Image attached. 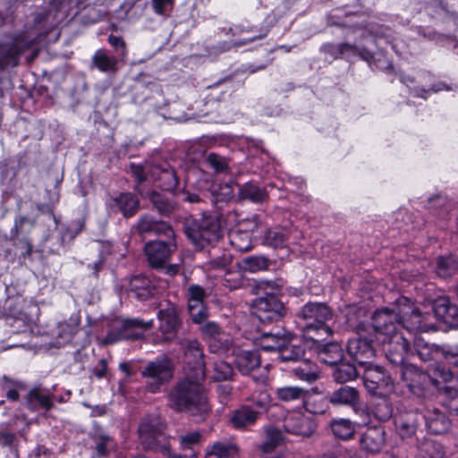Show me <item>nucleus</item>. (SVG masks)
<instances>
[{"label": "nucleus", "instance_id": "f704fd0d", "mask_svg": "<svg viewBox=\"0 0 458 458\" xmlns=\"http://www.w3.org/2000/svg\"><path fill=\"white\" fill-rule=\"evenodd\" d=\"M357 377L358 372L355 366L348 362H338L333 372L334 379L339 384H344L348 381L354 380Z\"/></svg>", "mask_w": 458, "mask_h": 458}, {"label": "nucleus", "instance_id": "79ce46f5", "mask_svg": "<svg viewBox=\"0 0 458 458\" xmlns=\"http://www.w3.org/2000/svg\"><path fill=\"white\" fill-rule=\"evenodd\" d=\"M233 370L228 362L218 360L214 364L213 378L216 381H225L232 378Z\"/></svg>", "mask_w": 458, "mask_h": 458}, {"label": "nucleus", "instance_id": "37998d69", "mask_svg": "<svg viewBox=\"0 0 458 458\" xmlns=\"http://www.w3.org/2000/svg\"><path fill=\"white\" fill-rule=\"evenodd\" d=\"M287 237L285 233L276 230H267L264 236V243L273 248H284Z\"/></svg>", "mask_w": 458, "mask_h": 458}, {"label": "nucleus", "instance_id": "c756f323", "mask_svg": "<svg viewBox=\"0 0 458 458\" xmlns=\"http://www.w3.org/2000/svg\"><path fill=\"white\" fill-rule=\"evenodd\" d=\"M293 373L300 380L312 383L318 379L319 371L315 363L310 360H304L293 368Z\"/></svg>", "mask_w": 458, "mask_h": 458}, {"label": "nucleus", "instance_id": "ddd939ff", "mask_svg": "<svg viewBox=\"0 0 458 458\" xmlns=\"http://www.w3.org/2000/svg\"><path fill=\"white\" fill-rule=\"evenodd\" d=\"M422 415L417 411H400L394 417V426L402 439L411 438L415 436Z\"/></svg>", "mask_w": 458, "mask_h": 458}, {"label": "nucleus", "instance_id": "bb28decb", "mask_svg": "<svg viewBox=\"0 0 458 458\" xmlns=\"http://www.w3.org/2000/svg\"><path fill=\"white\" fill-rule=\"evenodd\" d=\"M114 201L125 217L134 216L140 207L139 200L131 192L119 194V196L114 199Z\"/></svg>", "mask_w": 458, "mask_h": 458}, {"label": "nucleus", "instance_id": "20e7f679", "mask_svg": "<svg viewBox=\"0 0 458 458\" xmlns=\"http://www.w3.org/2000/svg\"><path fill=\"white\" fill-rule=\"evenodd\" d=\"M153 327V320L122 318L116 320L107 333L105 342L114 344L123 340H137L144 337L145 332Z\"/></svg>", "mask_w": 458, "mask_h": 458}, {"label": "nucleus", "instance_id": "6e6d98bb", "mask_svg": "<svg viewBox=\"0 0 458 458\" xmlns=\"http://www.w3.org/2000/svg\"><path fill=\"white\" fill-rule=\"evenodd\" d=\"M190 316L191 320L195 324H200L204 322L208 318V310L205 305L195 307L191 310H189Z\"/></svg>", "mask_w": 458, "mask_h": 458}, {"label": "nucleus", "instance_id": "e2e57ef3", "mask_svg": "<svg viewBox=\"0 0 458 458\" xmlns=\"http://www.w3.org/2000/svg\"><path fill=\"white\" fill-rule=\"evenodd\" d=\"M231 263L232 258L230 255L227 254H224L223 256L215 259L209 262L211 267L218 269H226Z\"/></svg>", "mask_w": 458, "mask_h": 458}, {"label": "nucleus", "instance_id": "2f4dec72", "mask_svg": "<svg viewBox=\"0 0 458 458\" xmlns=\"http://www.w3.org/2000/svg\"><path fill=\"white\" fill-rule=\"evenodd\" d=\"M433 315L437 318L445 322H449L450 318L457 316L458 310L455 306H451L445 298L437 300L432 307Z\"/></svg>", "mask_w": 458, "mask_h": 458}, {"label": "nucleus", "instance_id": "1a4fd4ad", "mask_svg": "<svg viewBox=\"0 0 458 458\" xmlns=\"http://www.w3.org/2000/svg\"><path fill=\"white\" fill-rule=\"evenodd\" d=\"M253 313L262 323H268L282 318L285 315V308L276 295L267 294L255 301Z\"/></svg>", "mask_w": 458, "mask_h": 458}, {"label": "nucleus", "instance_id": "13d9d810", "mask_svg": "<svg viewBox=\"0 0 458 458\" xmlns=\"http://www.w3.org/2000/svg\"><path fill=\"white\" fill-rule=\"evenodd\" d=\"M441 354L448 363L458 367V346L443 348L441 349Z\"/></svg>", "mask_w": 458, "mask_h": 458}, {"label": "nucleus", "instance_id": "69168bd1", "mask_svg": "<svg viewBox=\"0 0 458 458\" xmlns=\"http://www.w3.org/2000/svg\"><path fill=\"white\" fill-rule=\"evenodd\" d=\"M340 50L342 53V56H352L359 54L357 47L348 43H341Z\"/></svg>", "mask_w": 458, "mask_h": 458}, {"label": "nucleus", "instance_id": "bf43d9fd", "mask_svg": "<svg viewBox=\"0 0 458 458\" xmlns=\"http://www.w3.org/2000/svg\"><path fill=\"white\" fill-rule=\"evenodd\" d=\"M320 50L326 55L332 56L334 59L343 57L340 50V44L327 43L321 47Z\"/></svg>", "mask_w": 458, "mask_h": 458}, {"label": "nucleus", "instance_id": "864d4df0", "mask_svg": "<svg viewBox=\"0 0 458 458\" xmlns=\"http://www.w3.org/2000/svg\"><path fill=\"white\" fill-rule=\"evenodd\" d=\"M223 331L220 327L215 322H208L201 327V334L206 339L207 343L209 342L210 339L215 338Z\"/></svg>", "mask_w": 458, "mask_h": 458}, {"label": "nucleus", "instance_id": "a878e982", "mask_svg": "<svg viewBox=\"0 0 458 458\" xmlns=\"http://www.w3.org/2000/svg\"><path fill=\"white\" fill-rule=\"evenodd\" d=\"M318 359L326 364L336 365L343 359V350L341 346L335 342L323 345H318Z\"/></svg>", "mask_w": 458, "mask_h": 458}, {"label": "nucleus", "instance_id": "dca6fc26", "mask_svg": "<svg viewBox=\"0 0 458 458\" xmlns=\"http://www.w3.org/2000/svg\"><path fill=\"white\" fill-rule=\"evenodd\" d=\"M365 387L371 394H377L386 390L392 385V378L380 367H369L363 374Z\"/></svg>", "mask_w": 458, "mask_h": 458}, {"label": "nucleus", "instance_id": "a18cd8bd", "mask_svg": "<svg viewBox=\"0 0 458 458\" xmlns=\"http://www.w3.org/2000/svg\"><path fill=\"white\" fill-rule=\"evenodd\" d=\"M174 5V0H151L154 13L159 16L168 17Z\"/></svg>", "mask_w": 458, "mask_h": 458}, {"label": "nucleus", "instance_id": "5701e85b", "mask_svg": "<svg viewBox=\"0 0 458 458\" xmlns=\"http://www.w3.org/2000/svg\"><path fill=\"white\" fill-rule=\"evenodd\" d=\"M129 294L140 301H145L155 293L150 280L141 275L133 276L129 283Z\"/></svg>", "mask_w": 458, "mask_h": 458}, {"label": "nucleus", "instance_id": "0eeeda50", "mask_svg": "<svg viewBox=\"0 0 458 458\" xmlns=\"http://www.w3.org/2000/svg\"><path fill=\"white\" fill-rule=\"evenodd\" d=\"M146 386L151 393L157 392L161 386L168 382L172 377V365L170 360L162 356L148 362L141 371Z\"/></svg>", "mask_w": 458, "mask_h": 458}, {"label": "nucleus", "instance_id": "0e129e2a", "mask_svg": "<svg viewBox=\"0 0 458 458\" xmlns=\"http://www.w3.org/2000/svg\"><path fill=\"white\" fill-rule=\"evenodd\" d=\"M131 171L134 178L138 182V185L136 187H140V184L146 181L145 172L141 165L132 164L131 165Z\"/></svg>", "mask_w": 458, "mask_h": 458}, {"label": "nucleus", "instance_id": "4d7b16f0", "mask_svg": "<svg viewBox=\"0 0 458 458\" xmlns=\"http://www.w3.org/2000/svg\"><path fill=\"white\" fill-rule=\"evenodd\" d=\"M154 233L156 234H164L169 238V240H174V233L172 229L171 225L162 222V221H157L155 227H154Z\"/></svg>", "mask_w": 458, "mask_h": 458}, {"label": "nucleus", "instance_id": "052dcab7", "mask_svg": "<svg viewBox=\"0 0 458 458\" xmlns=\"http://www.w3.org/2000/svg\"><path fill=\"white\" fill-rule=\"evenodd\" d=\"M206 297H207L206 292L201 286H199L198 284H191L189 286L188 298L204 301V299Z\"/></svg>", "mask_w": 458, "mask_h": 458}, {"label": "nucleus", "instance_id": "603ef678", "mask_svg": "<svg viewBox=\"0 0 458 458\" xmlns=\"http://www.w3.org/2000/svg\"><path fill=\"white\" fill-rule=\"evenodd\" d=\"M157 220L150 216H141L137 224V228L140 233H153Z\"/></svg>", "mask_w": 458, "mask_h": 458}, {"label": "nucleus", "instance_id": "4c0bfd02", "mask_svg": "<svg viewBox=\"0 0 458 458\" xmlns=\"http://www.w3.org/2000/svg\"><path fill=\"white\" fill-rule=\"evenodd\" d=\"M236 453L237 447L234 445H226L216 442L209 450L207 451L206 458H229Z\"/></svg>", "mask_w": 458, "mask_h": 458}, {"label": "nucleus", "instance_id": "58836bf2", "mask_svg": "<svg viewBox=\"0 0 458 458\" xmlns=\"http://www.w3.org/2000/svg\"><path fill=\"white\" fill-rule=\"evenodd\" d=\"M232 343L231 336L223 331L215 338L210 339L208 344L211 352L219 353L228 352L232 346Z\"/></svg>", "mask_w": 458, "mask_h": 458}, {"label": "nucleus", "instance_id": "cd10ccee", "mask_svg": "<svg viewBox=\"0 0 458 458\" xmlns=\"http://www.w3.org/2000/svg\"><path fill=\"white\" fill-rule=\"evenodd\" d=\"M411 349L412 351V354L407 356L405 360L417 354L421 360L428 361L435 359L439 353H441V350L430 345L420 337L414 340L413 347L411 346Z\"/></svg>", "mask_w": 458, "mask_h": 458}, {"label": "nucleus", "instance_id": "393cba45", "mask_svg": "<svg viewBox=\"0 0 458 458\" xmlns=\"http://www.w3.org/2000/svg\"><path fill=\"white\" fill-rule=\"evenodd\" d=\"M259 412L248 405H242L232 411L230 423L236 429H244L253 425L258 419Z\"/></svg>", "mask_w": 458, "mask_h": 458}, {"label": "nucleus", "instance_id": "f8f14e48", "mask_svg": "<svg viewBox=\"0 0 458 458\" xmlns=\"http://www.w3.org/2000/svg\"><path fill=\"white\" fill-rule=\"evenodd\" d=\"M177 250L174 240L153 241L145 245V253L152 267H165L173 253Z\"/></svg>", "mask_w": 458, "mask_h": 458}, {"label": "nucleus", "instance_id": "aec40b11", "mask_svg": "<svg viewBox=\"0 0 458 458\" xmlns=\"http://www.w3.org/2000/svg\"><path fill=\"white\" fill-rule=\"evenodd\" d=\"M386 432L380 427H372L366 429L360 437L361 447L369 453H379L386 444Z\"/></svg>", "mask_w": 458, "mask_h": 458}, {"label": "nucleus", "instance_id": "6ab92c4d", "mask_svg": "<svg viewBox=\"0 0 458 458\" xmlns=\"http://www.w3.org/2000/svg\"><path fill=\"white\" fill-rule=\"evenodd\" d=\"M347 352L355 361L360 364L367 363L368 360L375 355L371 343L360 337H355L348 341Z\"/></svg>", "mask_w": 458, "mask_h": 458}, {"label": "nucleus", "instance_id": "473e14b6", "mask_svg": "<svg viewBox=\"0 0 458 458\" xmlns=\"http://www.w3.org/2000/svg\"><path fill=\"white\" fill-rule=\"evenodd\" d=\"M307 390L299 386H282L276 389V398L284 403L302 400L306 397Z\"/></svg>", "mask_w": 458, "mask_h": 458}, {"label": "nucleus", "instance_id": "c85d7f7f", "mask_svg": "<svg viewBox=\"0 0 458 458\" xmlns=\"http://www.w3.org/2000/svg\"><path fill=\"white\" fill-rule=\"evenodd\" d=\"M92 62L102 72H114L117 70V59L110 56L106 50L98 49L92 57Z\"/></svg>", "mask_w": 458, "mask_h": 458}, {"label": "nucleus", "instance_id": "f257e3e1", "mask_svg": "<svg viewBox=\"0 0 458 458\" xmlns=\"http://www.w3.org/2000/svg\"><path fill=\"white\" fill-rule=\"evenodd\" d=\"M397 310H379L374 312L372 326L374 341L382 345L387 359L400 364L412 354L408 340L397 330L402 325L408 331H430L435 329L430 312H421L408 298L397 300Z\"/></svg>", "mask_w": 458, "mask_h": 458}, {"label": "nucleus", "instance_id": "b1692460", "mask_svg": "<svg viewBox=\"0 0 458 458\" xmlns=\"http://www.w3.org/2000/svg\"><path fill=\"white\" fill-rule=\"evenodd\" d=\"M422 419L425 420L428 430L433 434H443L449 428L450 422L448 418L437 408L428 410L422 415Z\"/></svg>", "mask_w": 458, "mask_h": 458}, {"label": "nucleus", "instance_id": "9d476101", "mask_svg": "<svg viewBox=\"0 0 458 458\" xmlns=\"http://www.w3.org/2000/svg\"><path fill=\"white\" fill-rule=\"evenodd\" d=\"M139 437L146 450L168 452V440L154 420H144L139 427Z\"/></svg>", "mask_w": 458, "mask_h": 458}, {"label": "nucleus", "instance_id": "2eb2a0df", "mask_svg": "<svg viewBox=\"0 0 458 458\" xmlns=\"http://www.w3.org/2000/svg\"><path fill=\"white\" fill-rule=\"evenodd\" d=\"M284 428L290 434L310 437L315 430V423L310 417L301 412L294 411L285 417Z\"/></svg>", "mask_w": 458, "mask_h": 458}, {"label": "nucleus", "instance_id": "a211bd4d", "mask_svg": "<svg viewBox=\"0 0 458 458\" xmlns=\"http://www.w3.org/2000/svg\"><path fill=\"white\" fill-rule=\"evenodd\" d=\"M28 408L32 411H50L54 407L55 395L40 386L30 390L26 397Z\"/></svg>", "mask_w": 458, "mask_h": 458}, {"label": "nucleus", "instance_id": "423d86ee", "mask_svg": "<svg viewBox=\"0 0 458 458\" xmlns=\"http://www.w3.org/2000/svg\"><path fill=\"white\" fill-rule=\"evenodd\" d=\"M399 365L402 366L400 371L402 381L410 392L418 397L424 396L430 386L439 385L438 378L431 377L429 374L421 371L412 364L400 363Z\"/></svg>", "mask_w": 458, "mask_h": 458}, {"label": "nucleus", "instance_id": "8fccbe9b", "mask_svg": "<svg viewBox=\"0 0 458 458\" xmlns=\"http://www.w3.org/2000/svg\"><path fill=\"white\" fill-rule=\"evenodd\" d=\"M376 414L381 420H386L391 418L393 414V406L391 403L386 399H383L377 403L376 406Z\"/></svg>", "mask_w": 458, "mask_h": 458}, {"label": "nucleus", "instance_id": "338daca9", "mask_svg": "<svg viewBox=\"0 0 458 458\" xmlns=\"http://www.w3.org/2000/svg\"><path fill=\"white\" fill-rule=\"evenodd\" d=\"M108 42L116 50L123 49V52H125V42L122 37L110 35L108 37Z\"/></svg>", "mask_w": 458, "mask_h": 458}, {"label": "nucleus", "instance_id": "774afa93", "mask_svg": "<svg viewBox=\"0 0 458 458\" xmlns=\"http://www.w3.org/2000/svg\"><path fill=\"white\" fill-rule=\"evenodd\" d=\"M15 438L14 434L9 432L0 433V445L3 446L11 445Z\"/></svg>", "mask_w": 458, "mask_h": 458}, {"label": "nucleus", "instance_id": "4be33fe9", "mask_svg": "<svg viewBox=\"0 0 458 458\" xmlns=\"http://www.w3.org/2000/svg\"><path fill=\"white\" fill-rule=\"evenodd\" d=\"M234 363L242 374L248 375L260 364V357L256 351L233 350Z\"/></svg>", "mask_w": 458, "mask_h": 458}, {"label": "nucleus", "instance_id": "3c124183", "mask_svg": "<svg viewBox=\"0 0 458 458\" xmlns=\"http://www.w3.org/2000/svg\"><path fill=\"white\" fill-rule=\"evenodd\" d=\"M201 440V435L198 431H193L180 437V445L183 449H191L198 445Z\"/></svg>", "mask_w": 458, "mask_h": 458}, {"label": "nucleus", "instance_id": "7c9ffc66", "mask_svg": "<svg viewBox=\"0 0 458 458\" xmlns=\"http://www.w3.org/2000/svg\"><path fill=\"white\" fill-rule=\"evenodd\" d=\"M134 190L143 198H148L154 207L161 214H169L173 210V205L157 191L146 192L142 188L135 187Z\"/></svg>", "mask_w": 458, "mask_h": 458}, {"label": "nucleus", "instance_id": "5fc2aeb1", "mask_svg": "<svg viewBox=\"0 0 458 458\" xmlns=\"http://www.w3.org/2000/svg\"><path fill=\"white\" fill-rule=\"evenodd\" d=\"M216 202H228L233 198V188L229 184L221 185L218 191H215Z\"/></svg>", "mask_w": 458, "mask_h": 458}, {"label": "nucleus", "instance_id": "de8ad7c7", "mask_svg": "<svg viewBox=\"0 0 458 458\" xmlns=\"http://www.w3.org/2000/svg\"><path fill=\"white\" fill-rule=\"evenodd\" d=\"M207 161L218 173H224L228 170L227 161L217 154H208Z\"/></svg>", "mask_w": 458, "mask_h": 458}, {"label": "nucleus", "instance_id": "09e8293b", "mask_svg": "<svg viewBox=\"0 0 458 458\" xmlns=\"http://www.w3.org/2000/svg\"><path fill=\"white\" fill-rule=\"evenodd\" d=\"M244 267L251 272L265 269L267 260L263 257H250L244 259Z\"/></svg>", "mask_w": 458, "mask_h": 458}, {"label": "nucleus", "instance_id": "f03ea898", "mask_svg": "<svg viewBox=\"0 0 458 458\" xmlns=\"http://www.w3.org/2000/svg\"><path fill=\"white\" fill-rule=\"evenodd\" d=\"M191 372L169 394V405L178 411H188L197 421L204 420L210 411L202 381Z\"/></svg>", "mask_w": 458, "mask_h": 458}, {"label": "nucleus", "instance_id": "72a5a7b5", "mask_svg": "<svg viewBox=\"0 0 458 458\" xmlns=\"http://www.w3.org/2000/svg\"><path fill=\"white\" fill-rule=\"evenodd\" d=\"M331 429L336 437L344 440L352 438L355 433L354 424L347 419H337L332 420Z\"/></svg>", "mask_w": 458, "mask_h": 458}, {"label": "nucleus", "instance_id": "c03bdc74", "mask_svg": "<svg viewBox=\"0 0 458 458\" xmlns=\"http://www.w3.org/2000/svg\"><path fill=\"white\" fill-rule=\"evenodd\" d=\"M430 376H431V377L438 378L439 385L435 386L438 389H442L443 391L446 386H442V383H445V384L452 383L453 380L454 379V374L448 369H445V367H441V366H437L433 369V374ZM453 386L456 387V385H454Z\"/></svg>", "mask_w": 458, "mask_h": 458}, {"label": "nucleus", "instance_id": "ea45409f", "mask_svg": "<svg viewBox=\"0 0 458 458\" xmlns=\"http://www.w3.org/2000/svg\"><path fill=\"white\" fill-rule=\"evenodd\" d=\"M458 268L457 262L453 256L442 257L437 259L436 271L440 277H448Z\"/></svg>", "mask_w": 458, "mask_h": 458}, {"label": "nucleus", "instance_id": "680f3d73", "mask_svg": "<svg viewBox=\"0 0 458 458\" xmlns=\"http://www.w3.org/2000/svg\"><path fill=\"white\" fill-rule=\"evenodd\" d=\"M21 50L16 47H11L6 50L5 56L0 60V68H4L12 61H16Z\"/></svg>", "mask_w": 458, "mask_h": 458}, {"label": "nucleus", "instance_id": "49530a36", "mask_svg": "<svg viewBox=\"0 0 458 458\" xmlns=\"http://www.w3.org/2000/svg\"><path fill=\"white\" fill-rule=\"evenodd\" d=\"M444 393L451 399L446 403L445 408L451 415H458V388L455 386H445Z\"/></svg>", "mask_w": 458, "mask_h": 458}, {"label": "nucleus", "instance_id": "c9c22d12", "mask_svg": "<svg viewBox=\"0 0 458 458\" xmlns=\"http://www.w3.org/2000/svg\"><path fill=\"white\" fill-rule=\"evenodd\" d=\"M239 196L242 199H249L252 202H262L267 199L266 191L253 183H245L240 187Z\"/></svg>", "mask_w": 458, "mask_h": 458}, {"label": "nucleus", "instance_id": "e433bc0d", "mask_svg": "<svg viewBox=\"0 0 458 458\" xmlns=\"http://www.w3.org/2000/svg\"><path fill=\"white\" fill-rule=\"evenodd\" d=\"M231 244L240 251H249L252 249L251 234L248 231H235L230 233Z\"/></svg>", "mask_w": 458, "mask_h": 458}, {"label": "nucleus", "instance_id": "f3484780", "mask_svg": "<svg viewBox=\"0 0 458 458\" xmlns=\"http://www.w3.org/2000/svg\"><path fill=\"white\" fill-rule=\"evenodd\" d=\"M330 403L335 406H349L357 411L360 406V397L359 391L352 386H343L328 395Z\"/></svg>", "mask_w": 458, "mask_h": 458}, {"label": "nucleus", "instance_id": "412c9836", "mask_svg": "<svg viewBox=\"0 0 458 458\" xmlns=\"http://www.w3.org/2000/svg\"><path fill=\"white\" fill-rule=\"evenodd\" d=\"M151 175L160 182V187L165 191L175 190L178 186V177L173 167L168 164L153 165L150 169Z\"/></svg>", "mask_w": 458, "mask_h": 458}, {"label": "nucleus", "instance_id": "9b49d317", "mask_svg": "<svg viewBox=\"0 0 458 458\" xmlns=\"http://www.w3.org/2000/svg\"><path fill=\"white\" fill-rule=\"evenodd\" d=\"M184 348L185 373L191 372L198 379L205 378V362L202 349L196 339L182 342Z\"/></svg>", "mask_w": 458, "mask_h": 458}, {"label": "nucleus", "instance_id": "4468645a", "mask_svg": "<svg viewBox=\"0 0 458 458\" xmlns=\"http://www.w3.org/2000/svg\"><path fill=\"white\" fill-rule=\"evenodd\" d=\"M197 246H203V242L210 243L218 240L220 236V226L214 217L203 218L197 226V229L189 234Z\"/></svg>", "mask_w": 458, "mask_h": 458}, {"label": "nucleus", "instance_id": "39448f33", "mask_svg": "<svg viewBox=\"0 0 458 458\" xmlns=\"http://www.w3.org/2000/svg\"><path fill=\"white\" fill-rule=\"evenodd\" d=\"M157 318L159 327L153 342L157 344H163L174 341L182 326L177 306L168 302L165 307L158 310Z\"/></svg>", "mask_w": 458, "mask_h": 458}, {"label": "nucleus", "instance_id": "a19ab883", "mask_svg": "<svg viewBox=\"0 0 458 458\" xmlns=\"http://www.w3.org/2000/svg\"><path fill=\"white\" fill-rule=\"evenodd\" d=\"M283 441V435L279 429L267 428L266 429V440L261 445V450L264 453H270L275 450Z\"/></svg>", "mask_w": 458, "mask_h": 458}, {"label": "nucleus", "instance_id": "6e6552de", "mask_svg": "<svg viewBox=\"0 0 458 458\" xmlns=\"http://www.w3.org/2000/svg\"><path fill=\"white\" fill-rule=\"evenodd\" d=\"M260 346L265 351H277L283 361H297L303 354L302 349L289 344V339L279 333H264Z\"/></svg>", "mask_w": 458, "mask_h": 458}, {"label": "nucleus", "instance_id": "7ed1b4c3", "mask_svg": "<svg viewBox=\"0 0 458 458\" xmlns=\"http://www.w3.org/2000/svg\"><path fill=\"white\" fill-rule=\"evenodd\" d=\"M333 310L323 302H308L297 313L298 325L306 337L319 342L333 335L329 322Z\"/></svg>", "mask_w": 458, "mask_h": 458}]
</instances>
